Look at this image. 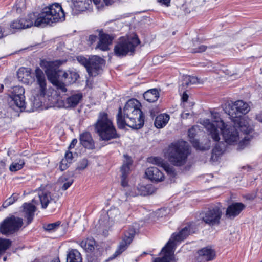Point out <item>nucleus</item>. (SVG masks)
Returning a JSON list of instances; mask_svg holds the SVG:
<instances>
[{"label": "nucleus", "instance_id": "1", "mask_svg": "<svg viewBox=\"0 0 262 262\" xmlns=\"http://www.w3.org/2000/svg\"><path fill=\"white\" fill-rule=\"evenodd\" d=\"M212 121L209 119H205L201 123L207 129L209 135L214 141L220 140V133L222 132L225 141L228 144H236L242 138V133L246 135L238 144V149L242 150L245 148L249 143L251 137L248 135L251 132L245 133L241 130L239 125L233 123L232 126L225 125V123L220 117V115L216 112H211Z\"/></svg>", "mask_w": 262, "mask_h": 262}, {"label": "nucleus", "instance_id": "2", "mask_svg": "<svg viewBox=\"0 0 262 262\" xmlns=\"http://www.w3.org/2000/svg\"><path fill=\"white\" fill-rule=\"evenodd\" d=\"M31 13L26 19L16 20L10 25L13 29H23L30 28L33 24L36 27H43L47 24L64 20L65 14L58 3H54L44 8L40 13Z\"/></svg>", "mask_w": 262, "mask_h": 262}, {"label": "nucleus", "instance_id": "3", "mask_svg": "<svg viewBox=\"0 0 262 262\" xmlns=\"http://www.w3.org/2000/svg\"><path fill=\"white\" fill-rule=\"evenodd\" d=\"M141 103L135 99L129 100L126 103L122 114V108H119L117 116V125L119 128H123L128 126L134 129H139L143 127L144 116L140 107Z\"/></svg>", "mask_w": 262, "mask_h": 262}, {"label": "nucleus", "instance_id": "4", "mask_svg": "<svg viewBox=\"0 0 262 262\" xmlns=\"http://www.w3.org/2000/svg\"><path fill=\"white\" fill-rule=\"evenodd\" d=\"M195 231V225L191 224L183 228L179 233H173L161 250L163 256L161 258H155L154 262H176L173 253L177 243L183 241L189 234L194 233Z\"/></svg>", "mask_w": 262, "mask_h": 262}, {"label": "nucleus", "instance_id": "5", "mask_svg": "<svg viewBox=\"0 0 262 262\" xmlns=\"http://www.w3.org/2000/svg\"><path fill=\"white\" fill-rule=\"evenodd\" d=\"M225 112L227 114L233 122L239 126L241 130L245 132H251L252 128L247 125L242 118L243 114H247L250 111L248 103L243 100H237L234 102L228 103L226 106Z\"/></svg>", "mask_w": 262, "mask_h": 262}, {"label": "nucleus", "instance_id": "6", "mask_svg": "<svg viewBox=\"0 0 262 262\" xmlns=\"http://www.w3.org/2000/svg\"><path fill=\"white\" fill-rule=\"evenodd\" d=\"M167 158L174 166H181L185 164L190 154L188 143L184 141H180L171 143L167 149Z\"/></svg>", "mask_w": 262, "mask_h": 262}, {"label": "nucleus", "instance_id": "7", "mask_svg": "<svg viewBox=\"0 0 262 262\" xmlns=\"http://www.w3.org/2000/svg\"><path fill=\"white\" fill-rule=\"evenodd\" d=\"M94 127L95 132L101 140L109 141L119 137L112 121L108 118L106 113L99 114Z\"/></svg>", "mask_w": 262, "mask_h": 262}, {"label": "nucleus", "instance_id": "8", "mask_svg": "<svg viewBox=\"0 0 262 262\" xmlns=\"http://www.w3.org/2000/svg\"><path fill=\"white\" fill-rule=\"evenodd\" d=\"M140 41L136 36L121 37L114 47L115 55L118 57L125 56L129 52L133 53Z\"/></svg>", "mask_w": 262, "mask_h": 262}, {"label": "nucleus", "instance_id": "9", "mask_svg": "<svg viewBox=\"0 0 262 262\" xmlns=\"http://www.w3.org/2000/svg\"><path fill=\"white\" fill-rule=\"evenodd\" d=\"M34 74L40 89L39 93L34 94L33 93L32 96L30 98L33 111L41 106V99L45 96L46 91V79L42 71L37 67L35 70Z\"/></svg>", "mask_w": 262, "mask_h": 262}, {"label": "nucleus", "instance_id": "10", "mask_svg": "<svg viewBox=\"0 0 262 262\" xmlns=\"http://www.w3.org/2000/svg\"><path fill=\"white\" fill-rule=\"evenodd\" d=\"M66 61V60H57L51 61L41 60L40 62V66L45 69L48 79L50 81L53 80H55V78L57 77H60L62 71L59 70L58 68Z\"/></svg>", "mask_w": 262, "mask_h": 262}, {"label": "nucleus", "instance_id": "11", "mask_svg": "<svg viewBox=\"0 0 262 262\" xmlns=\"http://www.w3.org/2000/svg\"><path fill=\"white\" fill-rule=\"evenodd\" d=\"M23 224L21 218L12 215L5 219L0 227V232L3 234H12L17 231Z\"/></svg>", "mask_w": 262, "mask_h": 262}, {"label": "nucleus", "instance_id": "12", "mask_svg": "<svg viewBox=\"0 0 262 262\" xmlns=\"http://www.w3.org/2000/svg\"><path fill=\"white\" fill-rule=\"evenodd\" d=\"M222 211L218 206L210 208L201 214V218L206 224L214 226L220 223Z\"/></svg>", "mask_w": 262, "mask_h": 262}, {"label": "nucleus", "instance_id": "13", "mask_svg": "<svg viewBox=\"0 0 262 262\" xmlns=\"http://www.w3.org/2000/svg\"><path fill=\"white\" fill-rule=\"evenodd\" d=\"M137 231V229L130 227L125 232L124 238L120 242L116 251L113 254V258L116 257L126 249L132 243Z\"/></svg>", "mask_w": 262, "mask_h": 262}, {"label": "nucleus", "instance_id": "14", "mask_svg": "<svg viewBox=\"0 0 262 262\" xmlns=\"http://www.w3.org/2000/svg\"><path fill=\"white\" fill-rule=\"evenodd\" d=\"M25 89L23 86H15L12 88L10 97L14 102L15 105L19 108H25L26 102Z\"/></svg>", "mask_w": 262, "mask_h": 262}, {"label": "nucleus", "instance_id": "15", "mask_svg": "<svg viewBox=\"0 0 262 262\" xmlns=\"http://www.w3.org/2000/svg\"><path fill=\"white\" fill-rule=\"evenodd\" d=\"M104 64V60L97 56H93L89 58L88 72L90 76H95L98 74L97 71L101 68Z\"/></svg>", "mask_w": 262, "mask_h": 262}, {"label": "nucleus", "instance_id": "16", "mask_svg": "<svg viewBox=\"0 0 262 262\" xmlns=\"http://www.w3.org/2000/svg\"><path fill=\"white\" fill-rule=\"evenodd\" d=\"M99 40L96 47L102 51H106L109 50V46L112 43L114 36L104 33L102 30L99 31Z\"/></svg>", "mask_w": 262, "mask_h": 262}, {"label": "nucleus", "instance_id": "17", "mask_svg": "<svg viewBox=\"0 0 262 262\" xmlns=\"http://www.w3.org/2000/svg\"><path fill=\"white\" fill-rule=\"evenodd\" d=\"M245 207V205L242 203H233L227 207L226 215L228 218L233 219L238 215Z\"/></svg>", "mask_w": 262, "mask_h": 262}, {"label": "nucleus", "instance_id": "18", "mask_svg": "<svg viewBox=\"0 0 262 262\" xmlns=\"http://www.w3.org/2000/svg\"><path fill=\"white\" fill-rule=\"evenodd\" d=\"M198 262H204L213 260L215 256L214 250L208 247L202 248L198 252Z\"/></svg>", "mask_w": 262, "mask_h": 262}, {"label": "nucleus", "instance_id": "19", "mask_svg": "<svg viewBox=\"0 0 262 262\" xmlns=\"http://www.w3.org/2000/svg\"><path fill=\"white\" fill-rule=\"evenodd\" d=\"M32 203H25L23 205V213L25 217L27 219V225H29L32 221L34 213L36 210V208L34 205L36 201L35 199L32 200Z\"/></svg>", "mask_w": 262, "mask_h": 262}, {"label": "nucleus", "instance_id": "20", "mask_svg": "<svg viewBox=\"0 0 262 262\" xmlns=\"http://www.w3.org/2000/svg\"><path fill=\"white\" fill-rule=\"evenodd\" d=\"M145 174L152 182H161L164 179L163 173L158 168L154 167L148 168L145 171Z\"/></svg>", "mask_w": 262, "mask_h": 262}, {"label": "nucleus", "instance_id": "21", "mask_svg": "<svg viewBox=\"0 0 262 262\" xmlns=\"http://www.w3.org/2000/svg\"><path fill=\"white\" fill-rule=\"evenodd\" d=\"M74 8L78 11H84L89 8L92 2L95 5H98L100 0H71Z\"/></svg>", "mask_w": 262, "mask_h": 262}, {"label": "nucleus", "instance_id": "22", "mask_svg": "<svg viewBox=\"0 0 262 262\" xmlns=\"http://www.w3.org/2000/svg\"><path fill=\"white\" fill-rule=\"evenodd\" d=\"M80 144L85 148L92 149L95 147L94 141L89 132H84L79 136Z\"/></svg>", "mask_w": 262, "mask_h": 262}, {"label": "nucleus", "instance_id": "23", "mask_svg": "<svg viewBox=\"0 0 262 262\" xmlns=\"http://www.w3.org/2000/svg\"><path fill=\"white\" fill-rule=\"evenodd\" d=\"M196 128L192 127L188 130V137L190 139V141L192 143L193 146L194 148L197 149L201 150H205L208 149L210 147V145L206 146H202L200 142L195 139V137L196 135Z\"/></svg>", "mask_w": 262, "mask_h": 262}, {"label": "nucleus", "instance_id": "24", "mask_svg": "<svg viewBox=\"0 0 262 262\" xmlns=\"http://www.w3.org/2000/svg\"><path fill=\"white\" fill-rule=\"evenodd\" d=\"M149 162L162 167L168 174L173 175L174 171L173 168L168 164L165 163L164 160L159 157H151L148 159Z\"/></svg>", "mask_w": 262, "mask_h": 262}, {"label": "nucleus", "instance_id": "25", "mask_svg": "<svg viewBox=\"0 0 262 262\" xmlns=\"http://www.w3.org/2000/svg\"><path fill=\"white\" fill-rule=\"evenodd\" d=\"M82 98V94H74L66 99L63 106L66 108L75 107L79 103Z\"/></svg>", "mask_w": 262, "mask_h": 262}, {"label": "nucleus", "instance_id": "26", "mask_svg": "<svg viewBox=\"0 0 262 262\" xmlns=\"http://www.w3.org/2000/svg\"><path fill=\"white\" fill-rule=\"evenodd\" d=\"M31 70L30 68L21 67L17 71V78L21 82L28 84L31 78Z\"/></svg>", "mask_w": 262, "mask_h": 262}, {"label": "nucleus", "instance_id": "27", "mask_svg": "<svg viewBox=\"0 0 262 262\" xmlns=\"http://www.w3.org/2000/svg\"><path fill=\"white\" fill-rule=\"evenodd\" d=\"M198 82V79L196 77L187 75H183L181 84L179 86V91H184V90H186L188 86Z\"/></svg>", "mask_w": 262, "mask_h": 262}, {"label": "nucleus", "instance_id": "28", "mask_svg": "<svg viewBox=\"0 0 262 262\" xmlns=\"http://www.w3.org/2000/svg\"><path fill=\"white\" fill-rule=\"evenodd\" d=\"M131 160L128 157H126V161L124 162L121 167V185L123 187L127 186L126 178L130 170Z\"/></svg>", "mask_w": 262, "mask_h": 262}, {"label": "nucleus", "instance_id": "29", "mask_svg": "<svg viewBox=\"0 0 262 262\" xmlns=\"http://www.w3.org/2000/svg\"><path fill=\"white\" fill-rule=\"evenodd\" d=\"M38 198L43 209L46 208L48 204L54 201V199L51 196V193L48 191L39 192Z\"/></svg>", "mask_w": 262, "mask_h": 262}, {"label": "nucleus", "instance_id": "30", "mask_svg": "<svg viewBox=\"0 0 262 262\" xmlns=\"http://www.w3.org/2000/svg\"><path fill=\"white\" fill-rule=\"evenodd\" d=\"M60 77L62 80H64L69 83H72L77 80L79 75L75 71L68 70L66 72L62 71Z\"/></svg>", "mask_w": 262, "mask_h": 262}, {"label": "nucleus", "instance_id": "31", "mask_svg": "<svg viewBox=\"0 0 262 262\" xmlns=\"http://www.w3.org/2000/svg\"><path fill=\"white\" fill-rule=\"evenodd\" d=\"M80 245L88 252H93L97 247L96 242L93 238H88L81 241Z\"/></svg>", "mask_w": 262, "mask_h": 262}, {"label": "nucleus", "instance_id": "32", "mask_svg": "<svg viewBox=\"0 0 262 262\" xmlns=\"http://www.w3.org/2000/svg\"><path fill=\"white\" fill-rule=\"evenodd\" d=\"M170 119L168 115L162 114L158 115L155 120V126L157 128L164 127L168 123Z\"/></svg>", "mask_w": 262, "mask_h": 262}, {"label": "nucleus", "instance_id": "33", "mask_svg": "<svg viewBox=\"0 0 262 262\" xmlns=\"http://www.w3.org/2000/svg\"><path fill=\"white\" fill-rule=\"evenodd\" d=\"M67 262H82L80 253L76 249H72L67 254Z\"/></svg>", "mask_w": 262, "mask_h": 262}, {"label": "nucleus", "instance_id": "34", "mask_svg": "<svg viewBox=\"0 0 262 262\" xmlns=\"http://www.w3.org/2000/svg\"><path fill=\"white\" fill-rule=\"evenodd\" d=\"M143 96L145 100L151 103L156 101L159 97V95L158 90L153 89L145 92Z\"/></svg>", "mask_w": 262, "mask_h": 262}, {"label": "nucleus", "instance_id": "35", "mask_svg": "<svg viewBox=\"0 0 262 262\" xmlns=\"http://www.w3.org/2000/svg\"><path fill=\"white\" fill-rule=\"evenodd\" d=\"M25 165L24 159L18 158H16L9 166V170L12 172H16L23 168Z\"/></svg>", "mask_w": 262, "mask_h": 262}, {"label": "nucleus", "instance_id": "36", "mask_svg": "<svg viewBox=\"0 0 262 262\" xmlns=\"http://www.w3.org/2000/svg\"><path fill=\"white\" fill-rule=\"evenodd\" d=\"M192 47H191V52L194 53H202L206 51L207 48V47L201 45L199 40L196 39L195 40H193L192 42Z\"/></svg>", "mask_w": 262, "mask_h": 262}, {"label": "nucleus", "instance_id": "37", "mask_svg": "<svg viewBox=\"0 0 262 262\" xmlns=\"http://www.w3.org/2000/svg\"><path fill=\"white\" fill-rule=\"evenodd\" d=\"M223 144L216 143L215 147L212 149L211 158L212 159L217 160V158L220 156L224 151V148L222 146Z\"/></svg>", "mask_w": 262, "mask_h": 262}, {"label": "nucleus", "instance_id": "38", "mask_svg": "<svg viewBox=\"0 0 262 262\" xmlns=\"http://www.w3.org/2000/svg\"><path fill=\"white\" fill-rule=\"evenodd\" d=\"M60 77H57L55 78V80H53L50 81V82L55 85L58 89L60 90L62 92H66L67 91V88L64 83L60 81Z\"/></svg>", "mask_w": 262, "mask_h": 262}, {"label": "nucleus", "instance_id": "39", "mask_svg": "<svg viewBox=\"0 0 262 262\" xmlns=\"http://www.w3.org/2000/svg\"><path fill=\"white\" fill-rule=\"evenodd\" d=\"M147 192L145 191V187L143 186H139L135 189V192H131L129 193V195L132 196H136L137 195H145Z\"/></svg>", "mask_w": 262, "mask_h": 262}, {"label": "nucleus", "instance_id": "40", "mask_svg": "<svg viewBox=\"0 0 262 262\" xmlns=\"http://www.w3.org/2000/svg\"><path fill=\"white\" fill-rule=\"evenodd\" d=\"M25 8V0H17L13 9L14 10H15L17 13H20Z\"/></svg>", "mask_w": 262, "mask_h": 262}, {"label": "nucleus", "instance_id": "41", "mask_svg": "<svg viewBox=\"0 0 262 262\" xmlns=\"http://www.w3.org/2000/svg\"><path fill=\"white\" fill-rule=\"evenodd\" d=\"M18 199V194H13L10 197L7 199L3 204L4 208H7L13 204Z\"/></svg>", "mask_w": 262, "mask_h": 262}, {"label": "nucleus", "instance_id": "42", "mask_svg": "<svg viewBox=\"0 0 262 262\" xmlns=\"http://www.w3.org/2000/svg\"><path fill=\"white\" fill-rule=\"evenodd\" d=\"M11 243L9 239L0 238V253L7 249L10 246Z\"/></svg>", "mask_w": 262, "mask_h": 262}, {"label": "nucleus", "instance_id": "43", "mask_svg": "<svg viewBox=\"0 0 262 262\" xmlns=\"http://www.w3.org/2000/svg\"><path fill=\"white\" fill-rule=\"evenodd\" d=\"M119 214V211L117 208H111L107 212V215L110 218H115L117 215Z\"/></svg>", "mask_w": 262, "mask_h": 262}, {"label": "nucleus", "instance_id": "44", "mask_svg": "<svg viewBox=\"0 0 262 262\" xmlns=\"http://www.w3.org/2000/svg\"><path fill=\"white\" fill-rule=\"evenodd\" d=\"M71 163L69 161L64 159V158L62 159L60 162L59 168L61 171H63L68 168L69 166V164Z\"/></svg>", "mask_w": 262, "mask_h": 262}, {"label": "nucleus", "instance_id": "45", "mask_svg": "<svg viewBox=\"0 0 262 262\" xmlns=\"http://www.w3.org/2000/svg\"><path fill=\"white\" fill-rule=\"evenodd\" d=\"M88 166V161L85 159L81 160L78 163L77 169L78 170H83Z\"/></svg>", "mask_w": 262, "mask_h": 262}, {"label": "nucleus", "instance_id": "46", "mask_svg": "<svg viewBox=\"0 0 262 262\" xmlns=\"http://www.w3.org/2000/svg\"><path fill=\"white\" fill-rule=\"evenodd\" d=\"M77 58L78 62H80L81 64L84 66V67L86 68V70H88V66H89V59H87L83 56H78Z\"/></svg>", "mask_w": 262, "mask_h": 262}, {"label": "nucleus", "instance_id": "47", "mask_svg": "<svg viewBox=\"0 0 262 262\" xmlns=\"http://www.w3.org/2000/svg\"><path fill=\"white\" fill-rule=\"evenodd\" d=\"M59 225V224L58 223H51V224H48L46 227H45V229L46 230H49V231H50V230H54L56 229V228H57L58 226Z\"/></svg>", "mask_w": 262, "mask_h": 262}, {"label": "nucleus", "instance_id": "48", "mask_svg": "<svg viewBox=\"0 0 262 262\" xmlns=\"http://www.w3.org/2000/svg\"><path fill=\"white\" fill-rule=\"evenodd\" d=\"M64 159L72 163L73 159L72 152L70 151H67L64 155Z\"/></svg>", "mask_w": 262, "mask_h": 262}, {"label": "nucleus", "instance_id": "49", "mask_svg": "<svg viewBox=\"0 0 262 262\" xmlns=\"http://www.w3.org/2000/svg\"><path fill=\"white\" fill-rule=\"evenodd\" d=\"M73 180H70L68 181L67 182L64 183L61 188L63 190H66L73 183Z\"/></svg>", "mask_w": 262, "mask_h": 262}, {"label": "nucleus", "instance_id": "50", "mask_svg": "<svg viewBox=\"0 0 262 262\" xmlns=\"http://www.w3.org/2000/svg\"><path fill=\"white\" fill-rule=\"evenodd\" d=\"M97 39V37L96 35H91L89 36L88 42H89L90 45H92L96 41Z\"/></svg>", "mask_w": 262, "mask_h": 262}, {"label": "nucleus", "instance_id": "51", "mask_svg": "<svg viewBox=\"0 0 262 262\" xmlns=\"http://www.w3.org/2000/svg\"><path fill=\"white\" fill-rule=\"evenodd\" d=\"M180 93H183L182 96V100L183 102H186L188 99V95L186 93V91H179Z\"/></svg>", "mask_w": 262, "mask_h": 262}, {"label": "nucleus", "instance_id": "52", "mask_svg": "<svg viewBox=\"0 0 262 262\" xmlns=\"http://www.w3.org/2000/svg\"><path fill=\"white\" fill-rule=\"evenodd\" d=\"M171 0H158V2L161 5H165L166 7L170 6Z\"/></svg>", "mask_w": 262, "mask_h": 262}, {"label": "nucleus", "instance_id": "53", "mask_svg": "<svg viewBox=\"0 0 262 262\" xmlns=\"http://www.w3.org/2000/svg\"><path fill=\"white\" fill-rule=\"evenodd\" d=\"M77 143V140L76 139H74L72 141L71 144H70V145L69 146V148L71 149V148H74Z\"/></svg>", "mask_w": 262, "mask_h": 262}, {"label": "nucleus", "instance_id": "54", "mask_svg": "<svg viewBox=\"0 0 262 262\" xmlns=\"http://www.w3.org/2000/svg\"><path fill=\"white\" fill-rule=\"evenodd\" d=\"M256 119L262 123V113H259L256 116Z\"/></svg>", "mask_w": 262, "mask_h": 262}, {"label": "nucleus", "instance_id": "55", "mask_svg": "<svg viewBox=\"0 0 262 262\" xmlns=\"http://www.w3.org/2000/svg\"><path fill=\"white\" fill-rule=\"evenodd\" d=\"M7 34H5L4 31H3L2 27L0 26V38L6 36Z\"/></svg>", "mask_w": 262, "mask_h": 262}, {"label": "nucleus", "instance_id": "56", "mask_svg": "<svg viewBox=\"0 0 262 262\" xmlns=\"http://www.w3.org/2000/svg\"><path fill=\"white\" fill-rule=\"evenodd\" d=\"M103 1L106 5L112 4L114 1V0H103Z\"/></svg>", "mask_w": 262, "mask_h": 262}, {"label": "nucleus", "instance_id": "57", "mask_svg": "<svg viewBox=\"0 0 262 262\" xmlns=\"http://www.w3.org/2000/svg\"><path fill=\"white\" fill-rule=\"evenodd\" d=\"M190 115L189 113H183L182 115V117L183 118H187Z\"/></svg>", "mask_w": 262, "mask_h": 262}, {"label": "nucleus", "instance_id": "58", "mask_svg": "<svg viewBox=\"0 0 262 262\" xmlns=\"http://www.w3.org/2000/svg\"><path fill=\"white\" fill-rule=\"evenodd\" d=\"M14 152V150H11L10 149H9L7 152V155L9 156H10L11 155H12L13 153Z\"/></svg>", "mask_w": 262, "mask_h": 262}, {"label": "nucleus", "instance_id": "59", "mask_svg": "<svg viewBox=\"0 0 262 262\" xmlns=\"http://www.w3.org/2000/svg\"><path fill=\"white\" fill-rule=\"evenodd\" d=\"M51 262H60L59 258H56L52 260Z\"/></svg>", "mask_w": 262, "mask_h": 262}, {"label": "nucleus", "instance_id": "60", "mask_svg": "<svg viewBox=\"0 0 262 262\" xmlns=\"http://www.w3.org/2000/svg\"><path fill=\"white\" fill-rule=\"evenodd\" d=\"M4 89V85L3 84H0V92H2L3 90Z\"/></svg>", "mask_w": 262, "mask_h": 262}, {"label": "nucleus", "instance_id": "61", "mask_svg": "<svg viewBox=\"0 0 262 262\" xmlns=\"http://www.w3.org/2000/svg\"><path fill=\"white\" fill-rule=\"evenodd\" d=\"M135 189H136V188H135V187L133 188L130 190V191L129 192H128V193H128V194L129 195V193H130L131 192H135Z\"/></svg>", "mask_w": 262, "mask_h": 262}, {"label": "nucleus", "instance_id": "62", "mask_svg": "<svg viewBox=\"0 0 262 262\" xmlns=\"http://www.w3.org/2000/svg\"><path fill=\"white\" fill-rule=\"evenodd\" d=\"M6 257H4V260H6Z\"/></svg>", "mask_w": 262, "mask_h": 262}, {"label": "nucleus", "instance_id": "63", "mask_svg": "<svg viewBox=\"0 0 262 262\" xmlns=\"http://www.w3.org/2000/svg\"><path fill=\"white\" fill-rule=\"evenodd\" d=\"M261 262H262V261H261Z\"/></svg>", "mask_w": 262, "mask_h": 262}]
</instances>
